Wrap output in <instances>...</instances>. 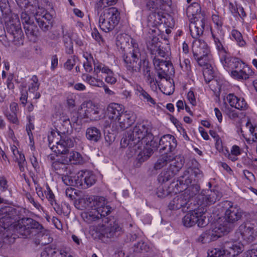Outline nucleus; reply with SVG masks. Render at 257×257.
<instances>
[{
  "label": "nucleus",
  "mask_w": 257,
  "mask_h": 257,
  "mask_svg": "<svg viewBox=\"0 0 257 257\" xmlns=\"http://www.w3.org/2000/svg\"><path fill=\"white\" fill-rule=\"evenodd\" d=\"M147 48L150 52L152 55L155 54V51H157L159 47L156 44H155L153 40L150 41L147 43Z\"/></svg>",
  "instance_id": "obj_64"
},
{
  "label": "nucleus",
  "mask_w": 257,
  "mask_h": 257,
  "mask_svg": "<svg viewBox=\"0 0 257 257\" xmlns=\"http://www.w3.org/2000/svg\"><path fill=\"white\" fill-rule=\"evenodd\" d=\"M120 20L119 13L114 7L105 9L100 15L98 23L100 29L105 32L114 29Z\"/></svg>",
  "instance_id": "obj_7"
},
{
  "label": "nucleus",
  "mask_w": 257,
  "mask_h": 257,
  "mask_svg": "<svg viewBox=\"0 0 257 257\" xmlns=\"http://www.w3.org/2000/svg\"><path fill=\"white\" fill-rule=\"evenodd\" d=\"M0 10L3 15L8 16L11 13L8 0H0Z\"/></svg>",
  "instance_id": "obj_49"
},
{
  "label": "nucleus",
  "mask_w": 257,
  "mask_h": 257,
  "mask_svg": "<svg viewBox=\"0 0 257 257\" xmlns=\"http://www.w3.org/2000/svg\"><path fill=\"white\" fill-rule=\"evenodd\" d=\"M239 98L233 93H229L226 96V101L231 107H234L238 103Z\"/></svg>",
  "instance_id": "obj_51"
},
{
  "label": "nucleus",
  "mask_w": 257,
  "mask_h": 257,
  "mask_svg": "<svg viewBox=\"0 0 257 257\" xmlns=\"http://www.w3.org/2000/svg\"><path fill=\"white\" fill-rule=\"evenodd\" d=\"M95 75H96L95 74ZM82 78L83 80L92 86L101 87L104 84V82L98 78V75H96V77H95L89 74H83L82 75Z\"/></svg>",
  "instance_id": "obj_40"
},
{
  "label": "nucleus",
  "mask_w": 257,
  "mask_h": 257,
  "mask_svg": "<svg viewBox=\"0 0 257 257\" xmlns=\"http://www.w3.org/2000/svg\"><path fill=\"white\" fill-rule=\"evenodd\" d=\"M38 237L39 244L41 245L48 244L53 240V238L50 237L49 233L48 232H40L38 233Z\"/></svg>",
  "instance_id": "obj_44"
},
{
  "label": "nucleus",
  "mask_w": 257,
  "mask_h": 257,
  "mask_svg": "<svg viewBox=\"0 0 257 257\" xmlns=\"http://www.w3.org/2000/svg\"><path fill=\"white\" fill-rule=\"evenodd\" d=\"M170 210L182 209L183 211H187L188 209H192V202H189V197L185 194H182L174 197L169 203Z\"/></svg>",
  "instance_id": "obj_18"
},
{
  "label": "nucleus",
  "mask_w": 257,
  "mask_h": 257,
  "mask_svg": "<svg viewBox=\"0 0 257 257\" xmlns=\"http://www.w3.org/2000/svg\"><path fill=\"white\" fill-rule=\"evenodd\" d=\"M44 193L46 198L48 200L51 204H53V203L56 201L55 195L48 184L46 185V190L45 191Z\"/></svg>",
  "instance_id": "obj_53"
},
{
  "label": "nucleus",
  "mask_w": 257,
  "mask_h": 257,
  "mask_svg": "<svg viewBox=\"0 0 257 257\" xmlns=\"http://www.w3.org/2000/svg\"><path fill=\"white\" fill-rule=\"evenodd\" d=\"M188 212L182 218V222L187 227H191L196 224L199 227H203L208 223V219L205 216L204 209L201 207L188 209Z\"/></svg>",
  "instance_id": "obj_8"
},
{
  "label": "nucleus",
  "mask_w": 257,
  "mask_h": 257,
  "mask_svg": "<svg viewBox=\"0 0 257 257\" xmlns=\"http://www.w3.org/2000/svg\"><path fill=\"white\" fill-rule=\"evenodd\" d=\"M194 57L210 55V51L207 44L203 41L199 40L194 43L193 47Z\"/></svg>",
  "instance_id": "obj_26"
},
{
  "label": "nucleus",
  "mask_w": 257,
  "mask_h": 257,
  "mask_svg": "<svg viewBox=\"0 0 257 257\" xmlns=\"http://www.w3.org/2000/svg\"><path fill=\"white\" fill-rule=\"evenodd\" d=\"M83 186L82 189L87 188L94 185L96 181L95 175L91 171L83 172Z\"/></svg>",
  "instance_id": "obj_38"
},
{
  "label": "nucleus",
  "mask_w": 257,
  "mask_h": 257,
  "mask_svg": "<svg viewBox=\"0 0 257 257\" xmlns=\"http://www.w3.org/2000/svg\"><path fill=\"white\" fill-rule=\"evenodd\" d=\"M85 136L90 142L97 143L101 138V131L95 126H90L86 129Z\"/></svg>",
  "instance_id": "obj_34"
},
{
  "label": "nucleus",
  "mask_w": 257,
  "mask_h": 257,
  "mask_svg": "<svg viewBox=\"0 0 257 257\" xmlns=\"http://www.w3.org/2000/svg\"><path fill=\"white\" fill-rule=\"evenodd\" d=\"M243 245L240 242L227 241L224 243L222 250L214 248L208 251L207 257H223L227 253L230 257H235L243 251Z\"/></svg>",
  "instance_id": "obj_10"
},
{
  "label": "nucleus",
  "mask_w": 257,
  "mask_h": 257,
  "mask_svg": "<svg viewBox=\"0 0 257 257\" xmlns=\"http://www.w3.org/2000/svg\"><path fill=\"white\" fill-rule=\"evenodd\" d=\"M122 147L129 146L133 148L135 151L142 150L139 154L145 157L149 158L158 147L157 143L154 140V137L151 133L150 125L145 122L137 123L133 127L127 131L125 137L120 142Z\"/></svg>",
  "instance_id": "obj_1"
},
{
  "label": "nucleus",
  "mask_w": 257,
  "mask_h": 257,
  "mask_svg": "<svg viewBox=\"0 0 257 257\" xmlns=\"http://www.w3.org/2000/svg\"><path fill=\"white\" fill-rule=\"evenodd\" d=\"M229 231V229L226 227L221 224L216 223L209 229L202 233L199 236L198 240L202 243H209Z\"/></svg>",
  "instance_id": "obj_11"
},
{
  "label": "nucleus",
  "mask_w": 257,
  "mask_h": 257,
  "mask_svg": "<svg viewBox=\"0 0 257 257\" xmlns=\"http://www.w3.org/2000/svg\"><path fill=\"white\" fill-rule=\"evenodd\" d=\"M81 216L83 220L88 223H91L95 221H99L100 219L102 220L104 218L103 217H101L100 216V214L95 210H93L92 208H91L90 210L88 211L82 213Z\"/></svg>",
  "instance_id": "obj_35"
},
{
  "label": "nucleus",
  "mask_w": 257,
  "mask_h": 257,
  "mask_svg": "<svg viewBox=\"0 0 257 257\" xmlns=\"http://www.w3.org/2000/svg\"><path fill=\"white\" fill-rule=\"evenodd\" d=\"M76 59L74 56L68 59L64 64V68L68 70H71L76 64Z\"/></svg>",
  "instance_id": "obj_56"
},
{
  "label": "nucleus",
  "mask_w": 257,
  "mask_h": 257,
  "mask_svg": "<svg viewBox=\"0 0 257 257\" xmlns=\"http://www.w3.org/2000/svg\"><path fill=\"white\" fill-rule=\"evenodd\" d=\"M116 45L117 47L120 48L123 51H125L127 48L130 49L128 54L126 56H124L123 58L124 57H132L133 53H135L136 49L137 50H140L137 41L128 35L125 34L117 35Z\"/></svg>",
  "instance_id": "obj_14"
},
{
  "label": "nucleus",
  "mask_w": 257,
  "mask_h": 257,
  "mask_svg": "<svg viewBox=\"0 0 257 257\" xmlns=\"http://www.w3.org/2000/svg\"><path fill=\"white\" fill-rule=\"evenodd\" d=\"M66 131H53L48 136L49 147L56 153L65 155L74 146V139L66 134Z\"/></svg>",
  "instance_id": "obj_5"
},
{
  "label": "nucleus",
  "mask_w": 257,
  "mask_h": 257,
  "mask_svg": "<svg viewBox=\"0 0 257 257\" xmlns=\"http://www.w3.org/2000/svg\"><path fill=\"white\" fill-rule=\"evenodd\" d=\"M233 70L231 72V75L235 79L238 80H246L252 76L254 72L242 61L236 58Z\"/></svg>",
  "instance_id": "obj_16"
},
{
  "label": "nucleus",
  "mask_w": 257,
  "mask_h": 257,
  "mask_svg": "<svg viewBox=\"0 0 257 257\" xmlns=\"http://www.w3.org/2000/svg\"><path fill=\"white\" fill-rule=\"evenodd\" d=\"M42 226L36 221L31 218H23L16 227V230L24 237H28L35 229L41 228Z\"/></svg>",
  "instance_id": "obj_15"
},
{
  "label": "nucleus",
  "mask_w": 257,
  "mask_h": 257,
  "mask_svg": "<svg viewBox=\"0 0 257 257\" xmlns=\"http://www.w3.org/2000/svg\"><path fill=\"white\" fill-rule=\"evenodd\" d=\"M153 63L157 71L159 78H167L170 67H172V63L169 61L160 60L158 58H153Z\"/></svg>",
  "instance_id": "obj_21"
},
{
  "label": "nucleus",
  "mask_w": 257,
  "mask_h": 257,
  "mask_svg": "<svg viewBox=\"0 0 257 257\" xmlns=\"http://www.w3.org/2000/svg\"><path fill=\"white\" fill-rule=\"evenodd\" d=\"M245 126L248 128L250 134L252 137V140L255 141L257 140V128L253 127L249 120L246 123Z\"/></svg>",
  "instance_id": "obj_54"
},
{
  "label": "nucleus",
  "mask_w": 257,
  "mask_h": 257,
  "mask_svg": "<svg viewBox=\"0 0 257 257\" xmlns=\"http://www.w3.org/2000/svg\"><path fill=\"white\" fill-rule=\"evenodd\" d=\"M228 207L224 212L225 220L230 223H234L240 220L244 214L243 210L237 205L227 201Z\"/></svg>",
  "instance_id": "obj_17"
},
{
  "label": "nucleus",
  "mask_w": 257,
  "mask_h": 257,
  "mask_svg": "<svg viewBox=\"0 0 257 257\" xmlns=\"http://www.w3.org/2000/svg\"><path fill=\"white\" fill-rule=\"evenodd\" d=\"M93 65L94 74L98 75V73L101 72L106 75L105 78L106 83L113 84L116 82V78L114 77L113 72L108 66L101 63L95 61L93 62Z\"/></svg>",
  "instance_id": "obj_20"
},
{
  "label": "nucleus",
  "mask_w": 257,
  "mask_h": 257,
  "mask_svg": "<svg viewBox=\"0 0 257 257\" xmlns=\"http://www.w3.org/2000/svg\"><path fill=\"white\" fill-rule=\"evenodd\" d=\"M15 209L9 206H5L0 209V222L3 221V219L5 217L12 218L13 216L10 213L15 211Z\"/></svg>",
  "instance_id": "obj_46"
},
{
  "label": "nucleus",
  "mask_w": 257,
  "mask_h": 257,
  "mask_svg": "<svg viewBox=\"0 0 257 257\" xmlns=\"http://www.w3.org/2000/svg\"><path fill=\"white\" fill-rule=\"evenodd\" d=\"M180 65L184 72H189L191 71L190 61L188 59H184L182 62H180Z\"/></svg>",
  "instance_id": "obj_58"
},
{
  "label": "nucleus",
  "mask_w": 257,
  "mask_h": 257,
  "mask_svg": "<svg viewBox=\"0 0 257 257\" xmlns=\"http://www.w3.org/2000/svg\"><path fill=\"white\" fill-rule=\"evenodd\" d=\"M92 208L104 218L101 232L103 236L107 238H112L119 235L122 231V228L118 221L114 217H105L111 212V207L108 205L103 197H93Z\"/></svg>",
  "instance_id": "obj_3"
},
{
  "label": "nucleus",
  "mask_w": 257,
  "mask_h": 257,
  "mask_svg": "<svg viewBox=\"0 0 257 257\" xmlns=\"http://www.w3.org/2000/svg\"><path fill=\"white\" fill-rule=\"evenodd\" d=\"M165 3V0H146L145 10L156 11L157 10L162 9Z\"/></svg>",
  "instance_id": "obj_39"
},
{
  "label": "nucleus",
  "mask_w": 257,
  "mask_h": 257,
  "mask_svg": "<svg viewBox=\"0 0 257 257\" xmlns=\"http://www.w3.org/2000/svg\"><path fill=\"white\" fill-rule=\"evenodd\" d=\"M135 121L134 113L130 111H124L116 122H117L120 128L123 130L130 126Z\"/></svg>",
  "instance_id": "obj_25"
},
{
  "label": "nucleus",
  "mask_w": 257,
  "mask_h": 257,
  "mask_svg": "<svg viewBox=\"0 0 257 257\" xmlns=\"http://www.w3.org/2000/svg\"><path fill=\"white\" fill-rule=\"evenodd\" d=\"M136 251H147L149 248L147 245L144 241H139L135 244Z\"/></svg>",
  "instance_id": "obj_62"
},
{
  "label": "nucleus",
  "mask_w": 257,
  "mask_h": 257,
  "mask_svg": "<svg viewBox=\"0 0 257 257\" xmlns=\"http://www.w3.org/2000/svg\"><path fill=\"white\" fill-rule=\"evenodd\" d=\"M35 19L40 28L43 32L49 31L53 26V16L48 13L42 16L37 15Z\"/></svg>",
  "instance_id": "obj_22"
},
{
  "label": "nucleus",
  "mask_w": 257,
  "mask_h": 257,
  "mask_svg": "<svg viewBox=\"0 0 257 257\" xmlns=\"http://www.w3.org/2000/svg\"><path fill=\"white\" fill-rule=\"evenodd\" d=\"M68 252L64 250H56L47 247L41 253V257H66Z\"/></svg>",
  "instance_id": "obj_36"
},
{
  "label": "nucleus",
  "mask_w": 257,
  "mask_h": 257,
  "mask_svg": "<svg viewBox=\"0 0 257 257\" xmlns=\"http://www.w3.org/2000/svg\"><path fill=\"white\" fill-rule=\"evenodd\" d=\"M136 95L139 99L150 106L156 104L155 100L152 97L148 92L146 91L141 85H137L135 87Z\"/></svg>",
  "instance_id": "obj_27"
},
{
  "label": "nucleus",
  "mask_w": 257,
  "mask_h": 257,
  "mask_svg": "<svg viewBox=\"0 0 257 257\" xmlns=\"http://www.w3.org/2000/svg\"><path fill=\"white\" fill-rule=\"evenodd\" d=\"M177 146V141L175 137L171 135L162 136L159 141V146L160 153H171Z\"/></svg>",
  "instance_id": "obj_19"
},
{
  "label": "nucleus",
  "mask_w": 257,
  "mask_h": 257,
  "mask_svg": "<svg viewBox=\"0 0 257 257\" xmlns=\"http://www.w3.org/2000/svg\"><path fill=\"white\" fill-rule=\"evenodd\" d=\"M198 65L205 68L211 67L210 62L212 60V55H206L201 57H194Z\"/></svg>",
  "instance_id": "obj_41"
},
{
  "label": "nucleus",
  "mask_w": 257,
  "mask_h": 257,
  "mask_svg": "<svg viewBox=\"0 0 257 257\" xmlns=\"http://www.w3.org/2000/svg\"><path fill=\"white\" fill-rule=\"evenodd\" d=\"M24 29L28 39L31 42H36L38 37L39 31L34 22L30 24H26L24 26Z\"/></svg>",
  "instance_id": "obj_30"
},
{
  "label": "nucleus",
  "mask_w": 257,
  "mask_h": 257,
  "mask_svg": "<svg viewBox=\"0 0 257 257\" xmlns=\"http://www.w3.org/2000/svg\"><path fill=\"white\" fill-rule=\"evenodd\" d=\"M65 162L72 164L82 163L83 159L81 154L75 151L68 152L65 155H63V160Z\"/></svg>",
  "instance_id": "obj_33"
},
{
  "label": "nucleus",
  "mask_w": 257,
  "mask_h": 257,
  "mask_svg": "<svg viewBox=\"0 0 257 257\" xmlns=\"http://www.w3.org/2000/svg\"><path fill=\"white\" fill-rule=\"evenodd\" d=\"M184 163L183 157L181 156H174L168 153L161 155L153 165L156 171L163 169L158 176L159 182L164 183L172 179L180 171Z\"/></svg>",
  "instance_id": "obj_2"
},
{
  "label": "nucleus",
  "mask_w": 257,
  "mask_h": 257,
  "mask_svg": "<svg viewBox=\"0 0 257 257\" xmlns=\"http://www.w3.org/2000/svg\"><path fill=\"white\" fill-rule=\"evenodd\" d=\"M234 108L240 110H245L248 108V104L244 98L239 97L238 103Z\"/></svg>",
  "instance_id": "obj_55"
},
{
  "label": "nucleus",
  "mask_w": 257,
  "mask_h": 257,
  "mask_svg": "<svg viewBox=\"0 0 257 257\" xmlns=\"http://www.w3.org/2000/svg\"><path fill=\"white\" fill-rule=\"evenodd\" d=\"M232 38L236 41L237 44L240 47H244L246 45L245 41L242 38V34L236 30H233L231 32Z\"/></svg>",
  "instance_id": "obj_43"
},
{
  "label": "nucleus",
  "mask_w": 257,
  "mask_h": 257,
  "mask_svg": "<svg viewBox=\"0 0 257 257\" xmlns=\"http://www.w3.org/2000/svg\"><path fill=\"white\" fill-rule=\"evenodd\" d=\"M125 67L130 73L142 72L143 74L151 72V64L148 59L142 58L140 50L133 53L132 57H124Z\"/></svg>",
  "instance_id": "obj_6"
},
{
  "label": "nucleus",
  "mask_w": 257,
  "mask_h": 257,
  "mask_svg": "<svg viewBox=\"0 0 257 257\" xmlns=\"http://www.w3.org/2000/svg\"><path fill=\"white\" fill-rule=\"evenodd\" d=\"M62 176V179L64 184L68 186H74V176L68 175V173Z\"/></svg>",
  "instance_id": "obj_59"
},
{
  "label": "nucleus",
  "mask_w": 257,
  "mask_h": 257,
  "mask_svg": "<svg viewBox=\"0 0 257 257\" xmlns=\"http://www.w3.org/2000/svg\"><path fill=\"white\" fill-rule=\"evenodd\" d=\"M106 3L104 2V0H98L95 6V10L98 15L100 12L107 7Z\"/></svg>",
  "instance_id": "obj_60"
},
{
  "label": "nucleus",
  "mask_w": 257,
  "mask_h": 257,
  "mask_svg": "<svg viewBox=\"0 0 257 257\" xmlns=\"http://www.w3.org/2000/svg\"><path fill=\"white\" fill-rule=\"evenodd\" d=\"M211 67L208 66V68H205L203 71V76L206 83H209L210 81H213V72L211 69H210Z\"/></svg>",
  "instance_id": "obj_50"
},
{
  "label": "nucleus",
  "mask_w": 257,
  "mask_h": 257,
  "mask_svg": "<svg viewBox=\"0 0 257 257\" xmlns=\"http://www.w3.org/2000/svg\"><path fill=\"white\" fill-rule=\"evenodd\" d=\"M21 20L23 26H25L26 24H30L34 22L29 15L26 12H22L21 15Z\"/></svg>",
  "instance_id": "obj_63"
},
{
  "label": "nucleus",
  "mask_w": 257,
  "mask_h": 257,
  "mask_svg": "<svg viewBox=\"0 0 257 257\" xmlns=\"http://www.w3.org/2000/svg\"><path fill=\"white\" fill-rule=\"evenodd\" d=\"M92 197L85 196L79 198L75 203V206L80 210L87 209L90 210L92 208Z\"/></svg>",
  "instance_id": "obj_37"
},
{
  "label": "nucleus",
  "mask_w": 257,
  "mask_h": 257,
  "mask_svg": "<svg viewBox=\"0 0 257 257\" xmlns=\"http://www.w3.org/2000/svg\"><path fill=\"white\" fill-rule=\"evenodd\" d=\"M6 30L14 44L21 46L24 44V36L17 15H13L6 25Z\"/></svg>",
  "instance_id": "obj_9"
},
{
  "label": "nucleus",
  "mask_w": 257,
  "mask_h": 257,
  "mask_svg": "<svg viewBox=\"0 0 257 257\" xmlns=\"http://www.w3.org/2000/svg\"><path fill=\"white\" fill-rule=\"evenodd\" d=\"M236 233L240 234L241 239L246 242H252L257 237V220L242 223Z\"/></svg>",
  "instance_id": "obj_12"
},
{
  "label": "nucleus",
  "mask_w": 257,
  "mask_h": 257,
  "mask_svg": "<svg viewBox=\"0 0 257 257\" xmlns=\"http://www.w3.org/2000/svg\"><path fill=\"white\" fill-rule=\"evenodd\" d=\"M212 20L213 22L216 26L215 30H211V31H223L222 29V26L223 25V22L221 19L219 18V17L215 14L212 15Z\"/></svg>",
  "instance_id": "obj_52"
},
{
  "label": "nucleus",
  "mask_w": 257,
  "mask_h": 257,
  "mask_svg": "<svg viewBox=\"0 0 257 257\" xmlns=\"http://www.w3.org/2000/svg\"><path fill=\"white\" fill-rule=\"evenodd\" d=\"M224 112L230 119H234L238 117L237 112L229 107L225 108Z\"/></svg>",
  "instance_id": "obj_61"
},
{
  "label": "nucleus",
  "mask_w": 257,
  "mask_h": 257,
  "mask_svg": "<svg viewBox=\"0 0 257 257\" xmlns=\"http://www.w3.org/2000/svg\"><path fill=\"white\" fill-rule=\"evenodd\" d=\"M187 16L191 24L189 28L191 36L197 39L201 36L208 26V19L205 13L201 12L200 5L197 3H193L186 9Z\"/></svg>",
  "instance_id": "obj_4"
},
{
  "label": "nucleus",
  "mask_w": 257,
  "mask_h": 257,
  "mask_svg": "<svg viewBox=\"0 0 257 257\" xmlns=\"http://www.w3.org/2000/svg\"><path fill=\"white\" fill-rule=\"evenodd\" d=\"M83 172H78L76 175L74 176L73 181L74 186L79 187L82 189L83 186Z\"/></svg>",
  "instance_id": "obj_48"
},
{
  "label": "nucleus",
  "mask_w": 257,
  "mask_h": 257,
  "mask_svg": "<svg viewBox=\"0 0 257 257\" xmlns=\"http://www.w3.org/2000/svg\"><path fill=\"white\" fill-rule=\"evenodd\" d=\"M185 190L183 194H185L189 197V202H190L191 198L197 195L200 190V186L198 184H192L190 186L187 187V189Z\"/></svg>",
  "instance_id": "obj_42"
},
{
  "label": "nucleus",
  "mask_w": 257,
  "mask_h": 257,
  "mask_svg": "<svg viewBox=\"0 0 257 257\" xmlns=\"http://www.w3.org/2000/svg\"><path fill=\"white\" fill-rule=\"evenodd\" d=\"M15 161L18 163L20 171L24 172L27 165L24 155L21 153L15 157Z\"/></svg>",
  "instance_id": "obj_45"
},
{
  "label": "nucleus",
  "mask_w": 257,
  "mask_h": 257,
  "mask_svg": "<svg viewBox=\"0 0 257 257\" xmlns=\"http://www.w3.org/2000/svg\"><path fill=\"white\" fill-rule=\"evenodd\" d=\"M124 111L123 105L116 103H111L107 107V115L109 119L116 121Z\"/></svg>",
  "instance_id": "obj_23"
},
{
  "label": "nucleus",
  "mask_w": 257,
  "mask_h": 257,
  "mask_svg": "<svg viewBox=\"0 0 257 257\" xmlns=\"http://www.w3.org/2000/svg\"><path fill=\"white\" fill-rule=\"evenodd\" d=\"M63 156L57 158L56 160L52 163V167L53 170L59 175H64L67 174V164L63 160Z\"/></svg>",
  "instance_id": "obj_31"
},
{
  "label": "nucleus",
  "mask_w": 257,
  "mask_h": 257,
  "mask_svg": "<svg viewBox=\"0 0 257 257\" xmlns=\"http://www.w3.org/2000/svg\"><path fill=\"white\" fill-rule=\"evenodd\" d=\"M192 178L190 174L189 171L187 170L184 171L183 174L181 175L177 180V184L176 187L179 192L182 191L183 190H186L187 187L192 182Z\"/></svg>",
  "instance_id": "obj_29"
},
{
  "label": "nucleus",
  "mask_w": 257,
  "mask_h": 257,
  "mask_svg": "<svg viewBox=\"0 0 257 257\" xmlns=\"http://www.w3.org/2000/svg\"><path fill=\"white\" fill-rule=\"evenodd\" d=\"M5 116L10 122L16 125L19 124V121L17 113L7 112L5 113Z\"/></svg>",
  "instance_id": "obj_57"
},
{
  "label": "nucleus",
  "mask_w": 257,
  "mask_h": 257,
  "mask_svg": "<svg viewBox=\"0 0 257 257\" xmlns=\"http://www.w3.org/2000/svg\"><path fill=\"white\" fill-rule=\"evenodd\" d=\"M30 81L31 82L29 85L28 90L30 92L34 93L38 90L40 83H39L38 79L36 75H33Z\"/></svg>",
  "instance_id": "obj_47"
},
{
  "label": "nucleus",
  "mask_w": 257,
  "mask_h": 257,
  "mask_svg": "<svg viewBox=\"0 0 257 257\" xmlns=\"http://www.w3.org/2000/svg\"><path fill=\"white\" fill-rule=\"evenodd\" d=\"M211 37L214 41L217 50L219 53L220 56L226 51L223 47L222 43L224 40V33L223 31H211Z\"/></svg>",
  "instance_id": "obj_28"
},
{
  "label": "nucleus",
  "mask_w": 257,
  "mask_h": 257,
  "mask_svg": "<svg viewBox=\"0 0 257 257\" xmlns=\"http://www.w3.org/2000/svg\"><path fill=\"white\" fill-rule=\"evenodd\" d=\"M220 60L224 68L227 71H232L234 66V63H236V59L235 57H231L230 55L226 52L220 56Z\"/></svg>",
  "instance_id": "obj_32"
},
{
  "label": "nucleus",
  "mask_w": 257,
  "mask_h": 257,
  "mask_svg": "<svg viewBox=\"0 0 257 257\" xmlns=\"http://www.w3.org/2000/svg\"><path fill=\"white\" fill-rule=\"evenodd\" d=\"M100 108L91 101L83 103L78 110V114L81 118H88L91 121L100 118Z\"/></svg>",
  "instance_id": "obj_13"
},
{
  "label": "nucleus",
  "mask_w": 257,
  "mask_h": 257,
  "mask_svg": "<svg viewBox=\"0 0 257 257\" xmlns=\"http://www.w3.org/2000/svg\"><path fill=\"white\" fill-rule=\"evenodd\" d=\"M198 204L200 205L207 206L215 203L217 197L215 192L211 190L203 191L200 194H198L197 197Z\"/></svg>",
  "instance_id": "obj_24"
}]
</instances>
